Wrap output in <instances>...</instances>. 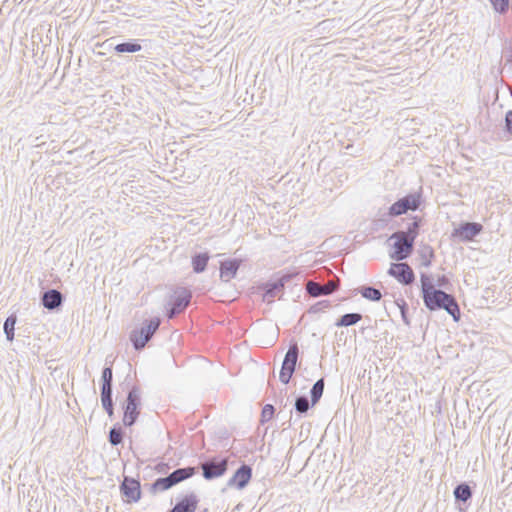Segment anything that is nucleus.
<instances>
[{
	"instance_id": "1",
	"label": "nucleus",
	"mask_w": 512,
	"mask_h": 512,
	"mask_svg": "<svg viewBox=\"0 0 512 512\" xmlns=\"http://www.w3.org/2000/svg\"><path fill=\"white\" fill-rule=\"evenodd\" d=\"M421 295L424 305L430 311L444 309L458 322L461 317L459 305L455 297L435 287L431 276L421 273Z\"/></svg>"
},
{
	"instance_id": "2",
	"label": "nucleus",
	"mask_w": 512,
	"mask_h": 512,
	"mask_svg": "<svg viewBox=\"0 0 512 512\" xmlns=\"http://www.w3.org/2000/svg\"><path fill=\"white\" fill-rule=\"evenodd\" d=\"M160 324V319L155 317L144 321L140 328L132 330L130 333V341L134 349L137 351L142 350L159 329Z\"/></svg>"
},
{
	"instance_id": "3",
	"label": "nucleus",
	"mask_w": 512,
	"mask_h": 512,
	"mask_svg": "<svg viewBox=\"0 0 512 512\" xmlns=\"http://www.w3.org/2000/svg\"><path fill=\"white\" fill-rule=\"evenodd\" d=\"M197 473L196 467L178 468L166 477L157 478L151 485L152 491H166Z\"/></svg>"
},
{
	"instance_id": "4",
	"label": "nucleus",
	"mask_w": 512,
	"mask_h": 512,
	"mask_svg": "<svg viewBox=\"0 0 512 512\" xmlns=\"http://www.w3.org/2000/svg\"><path fill=\"white\" fill-rule=\"evenodd\" d=\"M192 292L185 287H177L169 296L166 304L167 317L169 319L175 318L182 313L190 304Z\"/></svg>"
},
{
	"instance_id": "5",
	"label": "nucleus",
	"mask_w": 512,
	"mask_h": 512,
	"mask_svg": "<svg viewBox=\"0 0 512 512\" xmlns=\"http://www.w3.org/2000/svg\"><path fill=\"white\" fill-rule=\"evenodd\" d=\"M113 394V370L112 366H105L101 375L100 398L103 409L111 418L114 416Z\"/></svg>"
},
{
	"instance_id": "6",
	"label": "nucleus",
	"mask_w": 512,
	"mask_h": 512,
	"mask_svg": "<svg viewBox=\"0 0 512 512\" xmlns=\"http://www.w3.org/2000/svg\"><path fill=\"white\" fill-rule=\"evenodd\" d=\"M141 407V392L136 386H133L128 392L127 398L123 403V424L126 427L133 426L140 414Z\"/></svg>"
},
{
	"instance_id": "7",
	"label": "nucleus",
	"mask_w": 512,
	"mask_h": 512,
	"mask_svg": "<svg viewBox=\"0 0 512 512\" xmlns=\"http://www.w3.org/2000/svg\"><path fill=\"white\" fill-rule=\"evenodd\" d=\"M421 204V196L418 193H410L393 203L387 212L390 217H397L408 211H416Z\"/></svg>"
},
{
	"instance_id": "8",
	"label": "nucleus",
	"mask_w": 512,
	"mask_h": 512,
	"mask_svg": "<svg viewBox=\"0 0 512 512\" xmlns=\"http://www.w3.org/2000/svg\"><path fill=\"white\" fill-rule=\"evenodd\" d=\"M299 356V347L296 342L291 343L282 362L279 379L283 384H288L296 370Z\"/></svg>"
},
{
	"instance_id": "9",
	"label": "nucleus",
	"mask_w": 512,
	"mask_h": 512,
	"mask_svg": "<svg viewBox=\"0 0 512 512\" xmlns=\"http://www.w3.org/2000/svg\"><path fill=\"white\" fill-rule=\"evenodd\" d=\"M389 240H394L393 251L389 253L391 259L403 261L412 254L414 243L411 240L405 239L401 232H394Z\"/></svg>"
},
{
	"instance_id": "10",
	"label": "nucleus",
	"mask_w": 512,
	"mask_h": 512,
	"mask_svg": "<svg viewBox=\"0 0 512 512\" xmlns=\"http://www.w3.org/2000/svg\"><path fill=\"white\" fill-rule=\"evenodd\" d=\"M202 475L206 480H213L221 477L228 469V460L226 458H211L200 464Z\"/></svg>"
},
{
	"instance_id": "11",
	"label": "nucleus",
	"mask_w": 512,
	"mask_h": 512,
	"mask_svg": "<svg viewBox=\"0 0 512 512\" xmlns=\"http://www.w3.org/2000/svg\"><path fill=\"white\" fill-rule=\"evenodd\" d=\"M388 274L397 279L403 285H410L415 280L412 268L406 262L392 263Z\"/></svg>"
},
{
	"instance_id": "12",
	"label": "nucleus",
	"mask_w": 512,
	"mask_h": 512,
	"mask_svg": "<svg viewBox=\"0 0 512 512\" xmlns=\"http://www.w3.org/2000/svg\"><path fill=\"white\" fill-rule=\"evenodd\" d=\"M483 227L477 222H464L454 229L452 236L459 238L463 242L472 241L482 231Z\"/></svg>"
},
{
	"instance_id": "13",
	"label": "nucleus",
	"mask_w": 512,
	"mask_h": 512,
	"mask_svg": "<svg viewBox=\"0 0 512 512\" xmlns=\"http://www.w3.org/2000/svg\"><path fill=\"white\" fill-rule=\"evenodd\" d=\"M252 477V468L247 464H242L228 480L229 487H235L239 490L245 488Z\"/></svg>"
},
{
	"instance_id": "14",
	"label": "nucleus",
	"mask_w": 512,
	"mask_h": 512,
	"mask_svg": "<svg viewBox=\"0 0 512 512\" xmlns=\"http://www.w3.org/2000/svg\"><path fill=\"white\" fill-rule=\"evenodd\" d=\"M120 491L127 502H137L141 497L140 483L133 478L124 477L120 485Z\"/></svg>"
},
{
	"instance_id": "15",
	"label": "nucleus",
	"mask_w": 512,
	"mask_h": 512,
	"mask_svg": "<svg viewBox=\"0 0 512 512\" xmlns=\"http://www.w3.org/2000/svg\"><path fill=\"white\" fill-rule=\"evenodd\" d=\"M338 289V285L334 281H328L321 284L309 281L306 284V291L313 297L330 295Z\"/></svg>"
},
{
	"instance_id": "16",
	"label": "nucleus",
	"mask_w": 512,
	"mask_h": 512,
	"mask_svg": "<svg viewBox=\"0 0 512 512\" xmlns=\"http://www.w3.org/2000/svg\"><path fill=\"white\" fill-rule=\"evenodd\" d=\"M291 279V275L285 274L275 281L269 282L265 285L264 300L270 302L272 299L283 291L285 283Z\"/></svg>"
},
{
	"instance_id": "17",
	"label": "nucleus",
	"mask_w": 512,
	"mask_h": 512,
	"mask_svg": "<svg viewBox=\"0 0 512 512\" xmlns=\"http://www.w3.org/2000/svg\"><path fill=\"white\" fill-rule=\"evenodd\" d=\"M63 295L56 289H50L43 293L41 301L42 305L48 310H54L63 303Z\"/></svg>"
},
{
	"instance_id": "18",
	"label": "nucleus",
	"mask_w": 512,
	"mask_h": 512,
	"mask_svg": "<svg viewBox=\"0 0 512 512\" xmlns=\"http://www.w3.org/2000/svg\"><path fill=\"white\" fill-rule=\"evenodd\" d=\"M240 265L241 261L238 259H231L221 262L220 278L225 282H229L236 276Z\"/></svg>"
},
{
	"instance_id": "19",
	"label": "nucleus",
	"mask_w": 512,
	"mask_h": 512,
	"mask_svg": "<svg viewBox=\"0 0 512 512\" xmlns=\"http://www.w3.org/2000/svg\"><path fill=\"white\" fill-rule=\"evenodd\" d=\"M198 502L199 500L194 493L188 494L178 501L169 512H194Z\"/></svg>"
},
{
	"instance_id": "20",
	"label": "nucleus",
	"mask_w": 512,
	"mask_h": 512,
	"mask_svg": "<svg viewBox=\"0 0 512 512\" xmlns=\"http://www.w3.org/2000/svg\"><path fill=\"white\" fill-rule=\"evenodd\" d=\"M210 256L208 252L196 253L192 256L193 271L197 274L206 270Z\"/></svg>"
},
{
	"instance_id": "21",
	"label": "nucleus",
	"mask_w": 512,
	"mask_h": 512,
	"mask_svg": "<svg viewBox=\"0 0 512 512\" xmlns=\"http://www.w3.org/2000/svg\"><path fill=\"white\" fill-rule=\"evenodd\" d=\"M358 292L361 294L363 298L373 302L380 301L383 296L379 289L368 285H363L359 287Z\"/></svg>"
},
{
	"instance_id": "22",
	"label": "nucleus",
	"mask_w": 512,
	"mask_h": 512,
	"mask_svg": "<svg viewBox=\"0 0 512 512\" xmlns=\"http://www.w3.org/2000/svg\"><path fill=\"white\" fill-rule=\"evenodd\" d=\"M453 493L455 499L463 503H466L472 497V489L467 483L457 485Z\"/></svg>"
},
{
	"instance_id": "23",
	"label": "nucleus",
	"mask_w": 512,
	"mask_h": 512,
	"mask_svg": "<svg viewBox=\"0 0 512 512\" xmlns=\"http://www.w3.org/2000/svg\"><path fill=\"white\" fill-rule=\"evenodd\" d=\"M362 319L360 313H347L337 319L335 325L337 327H349L357 324Z\"/></svg>"
},
{
	"instance_id": "24",
	"label": "nucleus",
	"mask_w": 512,
	"mask_h": 512,
	"mask_svg": "<svg viewBox=\"0 0 512 512\" xmlns=\"http://www.w3.org/2000/svg\"><path fill=\"white\" fill-rule=\"evenodd\" d=\"M141 49L142 47L137 40L122 42L114 47V50L117 53H136L139 52Z\"/></svg>"
},
{
	"instance_id": "25",
	"label": "nucleus",
	"mask_w": 512,
	"mask_h": 512,
	"mask_svg": "<svg viewBox=\"0 0 512 512\" xmlns=\"http://www.w3.org/2000/svg\"><path fill=\"white\" fill-rule=\"evenodd\" d=\"M421 225V219L415 218L411 223H409L407 229L405 231H400L405 239L411 240L412 243L415 242L416 237L419 234V229Z\"/></svg>"
},
{
	"instance_id": "26",
	"label": "nucleus",
	"mask_w": 512,
	"mask_h": 512,
	"mask_svg": "<svg viewBox=\"0 0 512 512\" xmlns=\"http://www.w3.org/2000/svg\"><path fill=\"white\" fill-rule=\"evenodd\" d=\"M418 254L421 259V265L424 267H430L435 255L433 248L429 245H423L420 247Z\"/></svg>"
},
{
	"instance_id": "27",
	"label": "nucleus",
	"mask_w": 512,
	"mask_h": 512,
	"mask_svg": "<svg viewBox=\"0 0 512 512\" xmlns=\"http://www.w3.org/2000/svg\"><path fill=\"white\" fill-rule=\"evenodd\" d=\"M324 386H325L324 378L318 379L312 386V388L310 390L312 406H314L315 404H317L319 402L320 398L323 395Z\"/></svg>"
},
{
	"instance_id": "28",
	"label": "nucleus",
	"mask_w": 512,
	"mask_h": 512,
	"mask_svg": "<svg viewBox=\"0 0 512 512\" xmlns=\"http://www.w3.org/2000/svg\"><path fill=\"white\" fill-rule=\"evenodd\" d=\"M124 432L120 426H113L109 430L108 440L112 446H117L123 442Z\"/></svg>"
},
{
	"instance_id": "29",
	"label": "nucleus",
	"mask_w": 512,
	"mask_h": 512,
	"mask_svg": "<svg viewBox=\"0 0 512 512\" xmlns=\"http://www.w3.org/2000/svg\"><path fill=\"white\" fill-rule=\"evenodd\" d=\"M16 321L17 317L15 315H10L9 317H7L3 324V330L8 341H12L14 339V329Z\"/></svg>"
},
{
	"instance_id": "30",
	"label": "nucleus",
	"mask_w": 512,
	"mask_h": 512,
	"mask_svg": "<svg viewBox=\"0 0 512 512\" xmlns=\"http://www.w3.org/2000/svg\"><path fill=\"white\" fill-rule=\"evenodd\" d=\"M310 408L309 400L306 396H298L295 400V409L298 413H306Z\"/></svg>"
},
{
	"instance_id": "31",
	"label": "nucleus",
	"mask_w": 512,
	"mask_h": 512,
	"mask_svg": "<svg viewBox=\"0 0 512 512\" xmlns=\"http://www.w3.org/2000/svg\"><path fill=\"white\" fill-rule=\"evenodd\" d=\"M494 10L500 14H504L508 11L509 0H489Z\"/></svg>"
},
{
	"instance_id": "32",
	"label": "nucleus",
	"mask_w": 512,
	"mask_h": 512,
	"mask_svg": "<svg viewBox=\"0 0 512 512\" xmlns=\"http://www.w3.org/2000/svg\"><path fill=\"white\" fill-rule=\"evenodd\" d=\"M274 413H275V408L273 405L271 404H266L263 409H262V412H261V418H262V421L265 422V421H269L270 419H272V417L274 416Z\"/></svg>"
},
{
	"instance_id": "33",
	"label": "nucleus",
	"mask_w": 512,
	"mask_h": 512,
	"mask_svg": "<svg viewBox=\"0 0 512 512\" xmlns=\"http://www.w3.org/2000/svg\"><path fill=\"white\" fill-rule=\"evenodd\" d=\"M328 307H330V301L322 300V301H319L316 304H314L311 307V311L314 313H317V312L323 311L324 309H326Z\"/></svg>"
},
{
	"instance_id": "34",
	"label": "nucleus",
	"mask_w": 512,
	"mask_h": 512,
	"mask_svg": "<svg viewBox=\"0 0 512 512\" xmlns=\"http://www.w3.org/2000/svg\"><path fill=\"white\" fill-rule=\"evenodd\" d=\"M434 285H435V287H439L438 289L448 288V286L450 285V281L445 275H441V276H438V278L436 280V284H434Z\"/></svg>"
},
{
	"instance_id": "35",
	"label": "nucleus",
	"mask_w": 512,
	"mask_h": 512,
	"mask_svg": "<svg viewBox=\"0 0 512 512\" xmlns=\"http://www.w3.org/2000/svg\"><path fill=\"white\" fill-rule=\"evenodd\" d=\"M505 128L512 135V110L508 111L505 116Z\"/></svg>"
},
{
	"instance_id": "36",
	"label": "nucleus",
	"mask_w": 512,
	"mask_h": 512,
	"mask_svg": "<svg viewBox=\"0 0 512 512\" xmlns=\"http://www.w3.org/2000/svg\"><path fill=\"white\" fill-rule=\"evenodd\" d=\"M507 63L512 67V41H511V44H510V51H509V55H508V58H507Z\"/></svg>"
},
{
	"instance_id": "37",
	"label": "nucleus",
	"mask_w": 512,
	"mask_h": 512,
	"mask_svg": "<svg viewBox=\"0 0 512 512\" xmlns=\"http://www.w3.org/2000/svg\"><path fill=\"white\" fill-rule=\"evenodd\" d=\"M401 313H402L403 321H404L406 324H409L408 319H407V316L405 315V312H404V310H403V309H402Z\"/></svg>"
}]
</instances>
